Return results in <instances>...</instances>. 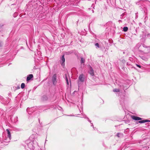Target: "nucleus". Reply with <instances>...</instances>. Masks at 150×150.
<instances>
[{
    "label": "nucleus",
    "mask_w": 150,
    "mask_h": 150,
    "mask_svg": "<svg viewBox=\"0 0 150 150\" xmlns=\"http://www.w3.org/2000/svg\"><path fill=\"white\" fill-rule=\"evenodd\" d=\"M56 78H57V76L56 74H54L52 78V82L53 84L54 85H55L57 83V80H56Z\"/></svg>",
    "instance_id": "7ed1b4c3"
},
{
    "label": "nucleus",
    "mask_w": 150,
    "mask_h": 150,
    "mask_svg": "<svg viewBox=\"0 0 150 150\" xmlns=\"http://www.w3.org/2000/svg\"><path fill=\"white\" fill-rule=\"evenodd\" d=\"M6 131L7 132V137L6 139L3 138V141L5 142H8L10 141L11 139V136L10 132L8 129H7Z\"/></svg>",
    "instance_id": "f03ea898"
},
{
    "label": "nucleus",
    "mask_w": 150,
    "mask_h": 150,
    "mask_svg": "<svg viewBox=\"0 0 150 150\" xmlns=\"http://www.w3.org/2000/svg\"><path fill=\"white\" fill-rule=\"evenodd\" d=\"M136 65L137 66V67H139L140 68H142V67H142L140 65L137 64H136Z\"/></svg>",
    "instance_id": "6ab92c4d"
},
{
    "label": "nucleus",
    "mask_w": 150,
    "mask_h": 150,
    "mask_svg": "<svg viewBox=\"0 0 150 150\" xmlns=\"http://www.w3.org/2000/svg\"><path fill=\"white\" fill-rule=\"evenodd\" d=\"M120 91V90L118 89L115 88L113 90V91L114 92H118Z\"/></svg>",
    "instance_id": "f8f14e48"
},
{
    "label": "nucleus",
    "mask_w": 150,
    "mask_h": 150,
    "mask_svg": "<svg viewBox=\"0 0 150 150\" xmlns=\"http://www.w3.org/2000/svg\"><path fill=\"white\" fill-rule=\"evenodd\" d=\"M128 28L127 27H124L123 28V30L124 32H126L127 31Z\"/></svg>",
    "instance_id": "ddd939ff"
},
{
    "label": "nucleus",
    "mask_w": 150,
    "mask_h": 150,
    "mask_svg": "<svg viewBox=\"0 0 150 150\" xmlns=\"http://www.w3.org/2000/svg\"><path fill=\"white\" fill-rule=\"evenodd\" d=\"M1 43L0 42V47H1Z\"/></svg>",
    "instance_id": "c85d7f7f"
},
{
    "label": "nucleus",
    "mask_w": 150,
    "mask_h": 150,
    "mask_svg": "<svg viewBox=\"0 0 150 150\" xmlns=\"http://www.w3.org/2000/svg\"><path fill=\"white\" fill-rule=\"evenodd\" d=\"M91 124H92V125H91V126H93V124H92V123H91Z\"/></svg>",
    "instance_id": "cd10ccee"
},
{
    "label": "nucleus",
    "mask_w": 150,
    "mask_h": 150,
    "mask_svg": "<svg viewBox=\"0 0 150 150\" xmlns=\"http://www.w3.org/2000/svg\"><path fill=\"white\" fill-rule=\"evenodd\" d=\"M141 46V44L140 43H138L137 44L135 47V48L137 49H138L139 51H141V50H139L140 47Z\"/></svg>",
    "instance_id": "1a4fd4ad"
},
{
    "label": "nucleus",
    "mask_w": 150,
    "mask_h": 150,
    "mask_svg": "<svg viewBox=\"0 0 150 150\" xmlns=\"http://www.w3.org/2000/svg\"><path fill=\"white\" fill-rule=\"evenodd\" d=\"M65 62V59L64 57V55H63L61 58V64L62 65H64Z\"/></svg>",
    "instance_id": "423d86ee"
},
{
    "label": "nucleus",
    "mask_w": 150,
    "mask_h": 150,
    "mask_svg": "<svg viewBox=\"0 0 150 150\" xmlns=\"http://www.w3.org/2000/svg\"><path fill=\"white\" fill-rule=\"evenodd\" d=\"M124 16V13H123L120 15V18H122V19L123 18Z\"/></svg>",
    "instance_id": "412c9836"
},
{
    "label": "nucleus",
    "mask_w": 150,
    "mask_h": 150,
    "mask_svg": "<svg viewBox=\"0 0 150 150\" xmlns=\"http://www.w3.org/2000/svg\"><path fill=\"white\" fill-rule=\"evenodd\" d=\"M81 63H84V59L82 57L81 58Z\"/></svg>",
    "instance_id": "2eb2a0df"
},
{
    "label": "nucleus",
    "mask_w": 150,
    "mask_h": 150,
    "mask_svg": "<svg viewBox=\"0 0 150 150\" xmlns=\"http://www.w3.org/2000/svg\"><path fill=\"white\" fill-rule=\"evenodd\" d=\"M88 119V121L90 122H91V121L88 118H87Z\"/></svg>",
    "instance_id": "393cba45"
},
{
    "label": "nucleus",
    "mask_w": 150,
    "mask_h": 150,
    "mask_svg": "<svg viewBox=\"0 0 150 150\" xmlns=\"http://www.w3.org/2000/svg\"><path fill=\"white\" fill-rule=\"evenodd\" d=\"M131 118L132 119L135 120H139L142 119L141 118L136 116L134 115H132L131 116Z\"/></svg>",
    "instance_id": "20e7f679"
},
{
    "label": "nucleus",
    "mask_w": 150,
    "mask_h": 150,
    "mask_svg": "<svg viewBox=\"0 0 150 150\" xmlns=\"http://www.w3.org/2000/svg\"><path fill=\"white\" fill-rule=\"evenodd\" d=\"M66 81L67 84L68 85H69V81H68V79L67 76H66Z\"/></svg>",
    "instance_id": "a211bd4d"
},
{
    "label": "nucleus",
    "mask_w": 150,
    "mask_h": 150,
    "mask_svg": "<svg viewBox=\"0 0 150 150\" xmlns=\"http://www.w3.org/2000/svg\"><path fill=\"white\" fill-rule=\"evenodd\" d=\"M21 130V129H15V130L16 131H20Z\"/></svg>",
    "instance_id": "5701e85b"
},
{
    "label": "nucleus",
    "mask_w": 150,
    "mask_h": 150,
    "mask_svg": "<svg viewBox=\"0 0 150 150\" xmlns=\"http://www.w3.org/2000/svg\"><path fill=\"white\" fill-rule=\"evenodd\" d=\"M79 79L81 82H83L84 81V78H83V74L80 75L79 76Z\"/></svg>",
    "instance_id": "0eeeda50"
},
{
    "label": "nucleus",
    "mask_w": 150,
    "mask_h": 150,
    "mask_svg": "<svg viewBox=\"0 0 150 150\" xmlns=\"http://www.w3.org/2000/svg\"><path fill=\"white\" fill-rule=\"evenodd\" d=\"M127 65H129V66H130V64H129L128 63V62H127Z\"/></svg>",
    "instance_id": "a878e982"
},
{
    "label": "nucleus",
    "mask_w": 150,
    "mask_h": 150,
    "mask_svg": "<svg viewBox=\"0 0 150 150\" xmlns=\"http://www.w3.org/2000/svg\"><path fill=\"white\" fill-rule=\"evenodd\" d=\"M95 46L96 47V48H99L100 47L99 44L98 43H97L95 44Z\"/></svg>",
    "instance_id": "f3484780"
},
{
    "label": "nucleus",
    "mask_w": 150,
    "mask_h": 150,
    "mask_svg": "<svg viewBox=\"0 0 150 150\" xmlns=\"http://www.w3.org/2000/svg\"><path fill=\"white\" fill-rule=\"evenodd\" d=\"M140 57H141V59H142L145 61H146L147 59V58L145 57H144L140 56Z\"/></svg>",
    "instance_id": "9b49d317"
},
{
    "label": "nucleus",
    "mask_w": 150,
    "mask_h": 150,
    "mask_svg": "<svg viewBox=\"0 0 150 150\" xmlns=\"http://www.w3.org/2000/svg\"><path fill=\"white\" fill-rule=\"evenodd\" d=\"M150 122V120H140L138 122V123H143L145 122Z\"/></svg>",
    "instance_id": "9d476101"
},
{
    "label": "nucleus",
    "mask_w": 150,
    "mask_h": 150,
    "mask_svg": "<svg viewBox=\"0 0 150 150\" xmlns=\"http://www.w3.org/2000/svg\"><path fill=\"white\" fill-rule=\"evenodd\" d=\"M28 147L30 149H33L35 145L38 144V143L34 141H30V140H28L26 142Z\"/></svg>",
    "instance_id": "f257e3e1"
},
{
    "label": "nucleus",
    "mask_w": 150,
    "mask_h": 150,
    "mask_svg": "<svg viewBox=\"0 0 150 150\" xmlns=\"http://www.w3.org/2000/svg\"><path fill=\"white\" fill-rule=\"evenodd\" d=\"M25 86V84L23 83L21 84V87L23 89L24 88Z\"/></svg>",
    "instance_id": "4468645a"
},
{
    "label": "nucleus",
    "mask_w": 150,
    "mask_h": 150,
    "mask_svg": "<svg viewBox=\"0 0 150 150\" xmlns=\"http://www.w3.org/2000/svg\"><path fill=\"white\" fill-rule=\"evenodd\" d=\"M29 110H30V108H27L26 109L27 111L28 112L29 114H31V113L30 112H29Z\"/></svg>",
    "instance_id": "dca6fc26"
},
{
    "label": "nucleus",
    "mask_w": 150,
    "mask_h": 150,
    "mask_svg": "<svg viewBox=\"0 0 150 150\" xmlns=\"http://www.w3.org/2000/svg\"><path fill=\"white\" fill-rule=\"evenodd\" d=\"M88 73L92 76H93L94 75V71L93 68L90 67V70L88 71Z\"/></svg>",
    "instance_id": "39448f33"
},
{
    "label": "nucleus",
    "mask_w": 150,
    "mask_h": 150,
    "mask_svg": "<svg viewBox=\"0 0 150 150\" xmlns=\"http://www.w3.org/2000/svg\"><path fill=\"white\" fill-rule=\"evenodd\" d=\"M18 15V13L17 12L15 13L14 14L13 16L14 17H15Z\"/></svg>",
    "instance_id": "aec40b11"
},
{
    "label": "nucleus",
    "mask_w": 150,
    "mask_h": 150,
    "mask_svg": "<svg viewBox=\"0 0 150 150\" xmlns=\"http://www.w3.org/2000/svg\"><path fill=\"white\" fill-rule=\"evenodd\" d=\"M33 77V75L32 74H30L27 76L26 80L28 81L30 80V79Z\"/></svg>",
    "instance_id": "6e6552de"
},
{
    "label": "nucleus",
    "mask_w": 150,
    "mask_h": 150,
    "mask_svg": "<svg viewBox=\"0 0 150 150\" xmlns=\"http://www.w3.org/2000/svg\"><path fill=\"white\" fill-rule=\"evenodd\" d=\"M146 50H149V52L150 51V46H149L148 47H147V49H146Z\"/></svg>",
    "instance_id": "4be33fe9"
},
{
    "label": "nucleus",
    "mask_w": 150,
    "mask_h": 150,
    "mask_svg": "<svg viewBox=\"0 0 150 150\" xmlns=\"http://www.w3.org/2000/svg\"><path fill=\"white\" fill-rule=\"evenodd\" d=\"M122 62H124V63L125 62V61L124 60H122Z\"/></svg>",
    "instance_id": "bb28decb"
},
{
    "label": "nucleus",
    "mask_w": 150,
    "mask_h": 150,
    "mask_svg": "<svg viewBox=\"0 0 150 150\" xmlns=\"http://www.w3.org/2000/svg\"><path fill=\"white\" fill-rule=\"evenodd\" d=\"M120 133H118L117 134V136L118 137H120Z\"/></svg>",
    "instance_id": "b1692460"
},
{
    "label": "nucleus",
    "mask_w": 150,
    "mask_h": 150,
    "mask_svg": "<svg viewBox=\"0 0 150 150\" xmlns=\"http://www.w3.org/2000/svg\"><path fill=\"white\" fill-rule=\"evenodd\" d=\"M119 21H121V20H119Z\"/></svg>",
    "instance_id": "c756f323"
}]
</instances>
